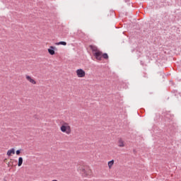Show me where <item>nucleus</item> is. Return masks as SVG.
Here are the masks:
<instances>
[{"label":"nucleus","mask_w":181,"mask_h":181,"mask_svg":"<svg viewBox=\"0 0 181 181\" xmlns=\"http://www.w3.org/2000/svg\"><path fill=\"white\" fill-rule=\"evenodd\" d=\"M25 78L27 81H29V83H30L31 84H36V81L32 78V76H29V75H26L25 76Z\"/></svg>","instance_id":"6"},{"label":"nucleus","mask_w":181,"mask_h":181,"mask_svg":"<svg viewBox=\"0 0 181 181\" xmlns=\"http://www.w3.org/2000/svg\"><path fill=\"white\" fill-rule=\"evenodd\" d=\"M6 160H8V159L5 158L4 162H6Z\"/></svg>","instance_id":"14"},{"label":"nucleus","mask_w":181,"mask_h":181,"mask_svg":"<svg viewBox=\"0 0 181 181\" xmlns=\"http://www.w3.org/2000/svg\"><path fill=\"white\" fill-rule=\"evenodd\" d=\"M76 74L78 78H84L86 77V71L83 69H78L76 71Z\"/></svg>","instance_id":"4"},{"label":"nucleus","mask_w":181,"mask_h":181,"mask_svg":"<svg viewBox=\"0 0 181 181\" xmlns=\"http://www.w3.org/2000/svg\"><path fill=\"white\" fill-rule=\"evenodd\" d=\"M22 152V150H17L16 151V155L17 156H19V155H21V153Z\"/></svg>","instance_id":"12"},{"label":"nucleus","mask_w":181,"mask_h":181,"mask_svg":"<svg viewBox=\"0 0 181 181\" xmlns=\"http://www.w3.org/2000/svg\"><path fill=\"white\" fill-rule=\"evenodd\" d=\"M117 146H119V148H124L125 147V141H124V139L119 138L117 141Z\"/></svg>","instance_id":"5"},{"label":"nucleus","mask_w":181,"mask_h":181,"mask_svg":"<svg viewBox=\"0 0 181 181\" xmlns=\"http://www.w3.org/2000/svg\"><path fill=\"white\" fill-rule=\"evenodd\" d=\"M23 165V158L19 157L18 158V168H21Z\"/></svg>","instance_id":"9"},{"label":"nucleus","mask_w":181,"mask_h":181,"mask_svg":"<svg viewBox=\"0 0 181 181\" xmlns=\"http://www.w3.org/2000/svg\"><path fill=\"white\" fill-rule=\"evenodd\" d=\"M7 166H8V168H11V167L12 166V165H11L10 163H7Z\"/></svg>","instance_id":"13"},{"label":"nucleus","mask_w":181,"mask_h":181,"mask_svg":"<svg viewBox=\"0 0 181 181\" xmlns=\"http://www.w3.org/2000/svg\"><path fill=\"white\" fill-rule=\"evenodd\" d=\"M90 48L92 50V53L95 57V59H96V60L101 61L103 57V59H108V54L107 53L103 54V52H101L98 49V47H95V45H90Z\"/></svg>","instance_id":"1"},{"label":"nucleus","mask_w":181,"mask_h":181,"mask_svg":"<svg viewBox=\"0 0 181 181\" xmlns=\"http://www.w3.org/2000/svg\"><path fill=\"white\" fill-rule=\"evenodd\" d=\"M55 45H57V46H60V45H62L63 46H66L67 45V42L64 41H61L59 42H57Z\"/></svg>","instance_id":"11"},{"label":"nucleus","mask_w":181,"mask_h":181,"mask_svg":"<svg viewBox=\"0 0 181 181\" xmlns=\"http://www.w3.org/2000/svg\"><path fill=\"white\" fill-rule=\"evenodd\" d=\"M60 131L61 132H63V134L70 135V134H71V126L70 125V123L62 121L60 122Z\"/></svg>","instance_id":"2"},{"label":"nucleus","mask_w":181,"mask_h":181,"mask_svg":"<svg viewBox=\"0 0 181 181\" xmlns=\"http://www.w3.org/2000/svg\"><path fill=\"white\" fill-rule=\"evenodd\" d=\"M12 155H15V148H11L7 151V156H12Z\"/></svg>","instance_id":"8"},{"label":"nucleus","mask_w":181,"mask_h":181,"mask_svg":"<svg viewBox=\"0 0 181 181\" xmlns=\"http://www.w3.org/2000/svg\"><path fill=\"white\" fill-rule=\"evenodd\" d=\"M78 169L84 177H88V176L93 175V170L89 166L81 165Z\"/></svg>","instance_id":"3"},{"label":"nucleus","mask_w":181,"mask_h":181,"mask_svg":"<svg viewBox=\"0 0 181 181\" xmlns=\"http://www.w3.org/2000/svg\"><path fill=\"white\" fill-rule=\"evenodd\" d=\"M56 49V47L54 46H50L49 48L48 49V53L51 54V56H53L56 54L54 50Z\"/></svg>","instance_id":"7"},{"label":"nucleus","mask_w":181,"mask_h":181,"mask_svg":"<svg viewBox=\"0 0 181 181\" xmlns=\"http://www.w3.org/2000/svg\"><path fill=\"white\" fill-rule=\"evenodd\" d=\"M114 162H115L114 160L108 161L107 166H108L109 169H112V167L114 166Z\"/></svg>","instance_id":"10"}]
</instances>
